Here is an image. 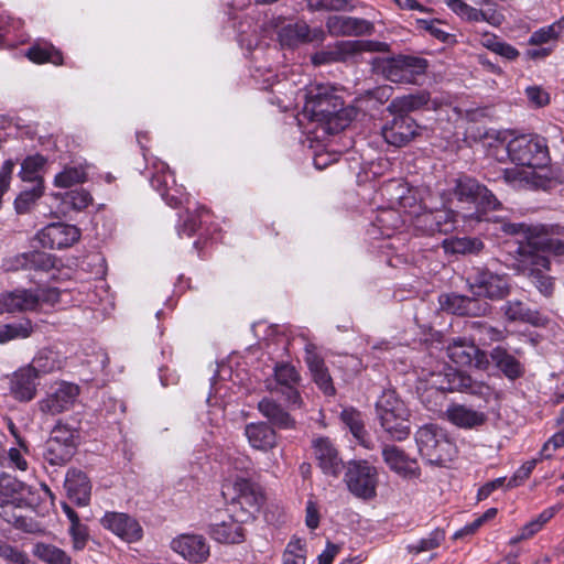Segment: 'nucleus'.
Instances as JSON below:
<instances>
[{"label":"nucleus","mask_w":564,"mask_h":564,"mask_svg":"<svg viewBox=\"0 0 564 564\" xmlns=\"http://www.w3.org/2000/svg\"><path fill=\"white\" fill-rule=\"evenodd\" d=\"M506 231L522 235L525 239L527 243L520 248L521 257L545 256V253L555 257L564 256V240L551 235L543 225L513 224L507 226Z\"/></svg>","instance_id":"nucleus-6"},{"label":"nucleus","mask_w":564,"mask_h":564,"mask_svg":"<svg viewBox=\"0 0 564 564\" xmlns=\"http://www.w3.org/2000/svg\"><path fill=\"white\" fill-rule=\"evenodd\" d=\"M427 68V62L424 58L399 55L382 61L380 69L383 76L399 84H415L419 76L423 75Z\"/></svg>","instance_id":"nucleus-12"},{"label":"nucleus","mask_w":564,"mask_h":564,"mask_svg":"<svg viewBox=\"0 0 564 564\" xmlns=\"http://www.w3.org/2000/svg\"><path fill=\"white\" fill-rule=\"evenodd\" d=\"M78 395V386L62 382L40 402V410L43 413L51 415L59 414L64 411L70 410Z\"/></svg>","instance_id":"nucleus-20"},{"label":"nucleus","mask_w":564,"mask_h":564,"mask_svg":"<svg viewBox=\"0 0 564 564\" xmlns=\"http://www.w3.org/2000/svg\"><path fill=\"white\" fill-rule=\"evenodd\" d=\"M29 488L11 475L1 474L0 476V505L2 508L10 506H20L24 500Z\"/></svg>","instance_id":"nucleus-32"},{"label":"nucleus","mask_w":564,"mask_h":564,"mask_svg":"<svg viewBox=\"0 0 564 564\" xmlns=\"http://www.w3.org/2000/svg\"><path fill=\"white\" fill-rule=\"evenodd\" d=\"M305 102L302 117L329 128L343 110V101L333 91V88L325 84H311L305 89Z\"/></svg>","instance_id":"nucleus-3"},{"label":"nucleus","mask_w":564,"mask_h":564,"mask_svg":"<svg viewBox=\"0 0 564 564\" xmlns=\"http://www.w3.org/2000/svg\"><path fill=\"white\" fill-rule=\"evenodd\" d=\"M258 409L263 416L280 429H292L295 425V421L290 416V414L273 400H261L258 404Z\"/></svg>","instance_id":"nucleus-37"},{"label":"nucleus","mask_w":564,"mask_h":564,"mask_svg":"<svg viewBox=\"0 0 564 564\" xmlns=\"http://www.w3.org/2000/svg\"><path fill=\"white\" fill-rule=\"evenodd\" d=\"M65 489L69 499L79 506H86L90 499L91 485L85 473L70 469L66 474Z\"/></svg>","instance_id":"nucleus-29"},{"label":"nucleus","mask_w":564,"mask_h":564,"mask_svg":"<svg viewBox=\"0 0 564 564\" xmlns=\"http://www.w3.org/2000/svg\"><path fill=\"white\" fill-rule=\"evenodd\" d=\"M430 100L429 93L408 95L393 99L388 106L391 113H399L388 121L381 129L384 141L393 147L401 148L409 144L421 134L422 128L416 121L403 112L416 110Z\"/></svg>","instance_id":"nucleus-2"},{"label":"nucleus","mask_w":564,"mask_h":564,"mask_svg":"<svg viewBox=\"0 0 564 564\" xmlns=\"http://www.w3.org/2000/svg\"><path fill=\"white\" fill-rule=\"evenodd\" d=\"M388 45L382 42L367 40H346L339 41L325 51L318 52L312 56L315 65L346 62L360 55L364 52H384Z\"/></svg>","instance_id":"nucleus-9"},{"label":"nucleus","mask_w":564,"mask_h":564,"mask_svg":"<svg viewBox=\"0 0 564 564\" xmlns=\"http://www.w3.org/2000/svg\"><path fill=\"white\" fill-rule=\"evenodd\" d=\"M279 39L283 46H295L301 43L322 42L325 32L319 29H311L305 22L300 21L283 26L279 32Z\"/></svg>","instance_id":"nucleus-24"},{"label":"nucleus","mask_w":564,"mask_h":564,"mask_svg":"<svg viewBox=\"0 0 564 564\" xmlns=\"http://www.w3.org/2000/svg\"><path fill=\"white\" fill-rule=\"evenodd\" d=\"M33 555L45 564H72V557L66 551L50 543H35Z\"/></svg>","instance_id":"nucleus-38"},{"label":"nucleus","mask_w":564,"mask_h":564,"mask_svg":"<svg viewBox=\"0 0 564 564\" xmlns=\"http://www.w3.org/2000/svg\"><path fill=\"white\" fill-rule=\"evenodd\" d=\"M64 203L69 204L73 209L80 212L93 203V197L87 191L80 188L66 193Z\"/></svg>","instance_id":"nucleus-53"},{"label":"nucleus","mask_w":564,"mask_h":564,"mask_svg":"<svg viewBox=\"0 0 564 564\" xmlns=\"http://www.w3.org/2000/svg\"><path fill=\"white\" fill-rule=\"evenodd\" d=\"M77 433L65 424H57L46 442L45 458L51 465L66 464L76 452Z\"/></svg>","instance_id":"nucleus-14"},{"label":"nucleus","mask_w":564,"mask_h":564,"mask_svg":"<svg viewBox=\"0 0 564 564\" xmlns=\"http://www.w3.org/2000/svg\"><path fill=\"white\" fill-rule=\"evenodd\" d=\"M465 295H458V294H451V295H443L440 299L441 305L444 310L448 311L452 314L457 315H466L465 307L466 301Z\"/></svg>","instance_id":"nucleus-56"},{"label":"nucleus","mask_w":564,"mask_h":564,"mask_svg":"<svg viewBox=\"0 0 564 564\" xmlns=\"http://www.w3.org/2000/svg\"><path fill=\"white\" fill-rule=\"evenodd\" d=\"M469 291L478 297L499 301L509 295L510 279L488 269H476L467 279Z\"/></svg>","instance_id":"nucleus-11"},{"label":"nucleus","mask_w":564,"mask_h":564,"mask_svg":"<svg viewBox=\"0 0 564 564\" xmlns=\"http://www.w3.org/2000/svg\"><path fill=\"white\" fill-rule=\"evenodd\" d=\"M170 547L193 564L205 563L210 555V546L200 534H180L171 541Z\"/></svg>","instance_id":"nucleus-16"},{"label":"nucleus","mask_w":564,"mask_h":564,"mask_svg":"<svg viewBox=\"0 0 564 564\" xmlns=\"http://www.w3.org/2000/svg\"><path fill=\"white\" fill-rule=\"evenodd\" d=\"M45 162L44 156L39 154L25 158L21 163V171L19 173L22 181L43 185L40 172L44 167Z\"/></svg>","instance_id":"nucleus-42"},{"label":"nucleus","mask_w":564,"mask_h":564,"mask_svg":"<svg viewBox=\"0 0 564 564\" xmlns=\"http://www.w3.org/2000/svg\"><path fill=\"white\" fill-rule=\"evenodd\" d=\"M435 215L434 224L438 234L447 235L458 229V218L462 217L458 213L452 209H437Z\"/></svg>","instance_id":"nucleus-47"},{"label":"nucleus","mask_w":564,"mask_h":564,"mask_svg":"<svg viewBox=\"0 0 564 564\" xmlns=\"http://www.w3.org/2000/svg\"><path fill=\"white\" fill-rule=\"evenodd\" d=\"M305 542L301 539L291 540L283 553V564H305Z\"/></svg>","instance_id":"nucleus-49"},{"label":"nucleus","mask_w":564,"mask_h":564,"mask_svg":"<svg viewBox=\"0 0 564 564\" xmlns=\"http://www.w3.org/2000/svg\"><path fill=\"white\" fill-rule=\"evenodd\" d=\"M506 318L510 322H528L538 324V317L527 310L520 301H509L502 306Z\"/></svg>","instance_id":"nucleus-45"},{"label":"nucleus","mask_w":564,"mask_h":564,"mask_svg":"<svg viewBox=\"0 0 564 564\" xmlns=\"http://www.w3.org/2000/svg\"><path fill=\"white\" fill-rule=\"evenodd\" d=\"M345 480L349 491L356 497L371 499L376 496L378 473L366 460L350 462Z\"/></svg>","instance_id":"nucleus-13"},{"label":"nucleus","mask_w":564,"mask_h":564,"mask_svg":"<svg viewBox=\"0 0 564 564\" xmlns=\"http://www.w3.org/2000/svg\"><path fill=\"white\" fill-rule=\"evenodd\" d=\"M455 194L460 202H467L475 206L476 212L462 215L464 220L480 221L482 214L487 210H495L499 202L495 195L484 185L471 177H460L455 186Z\"/></svg>","instance_id":"nucleus-7"},{"label":"nucleus","mask_w":564,"mask_h":564,"mask_svg":"<svg viewBox=\"0 0 564 564\" xmlns=\"http://www.w3.org/2000/svg\"><path fill=\"white\" fill-rule=\"evenodd\" d=\"M245 435L249 445L258 451H270L276 446V433L268 424L249 423L245 427Z\"/></svg>","instance_id":"nucleus-30"},{"label":"nucleus","mask_w":564,"mask_h":564,"mask_svg":"<svg viewBox=\"0 0 564 564\" xmlns=\"http://www.w3.org/2000/svg\"><path fill=\"white\" fill-rule=\"evenodd\" d=\"M310 8L312 10L351 11L354 6L348 0H311Z\"/></svg>","instance_id":"nucleus-57"},{"label":"nucleus","mask_w":564,"mask_h":564,"mask_svg":"<svg viewBox=\"0 0 564 564\" xmlns=\"http://www.w3.org/2000/svg\"><path fill=\"white\" fill-rule=\"evenodd\" d=\"M326 26L332 35H361L372 29L371 23L364 19L338 15L329 17Z\"/></svg>","instance_id":"nucleus-27"},{"label":"nucleus","mask_w":564,"mask_h":564,"mask_svg":"<svg viewBox=\"0 0 564 564\" xmlns=\"http://www.w3.org/2000/svg\"><path fill=\"white\" fill-rule=\"evenodd\" d=\"M490 155L502 162L509 159L522 169L505 171V178L512 184L528 183L533 171L544 167L549 162V151L544 138L538 135H519L508 143L498 141L490 148Z\"/></svg>","instance_id":"nucleus-1"},{"label":"nucleus","mask_w":564,"mask_h":564,"mask_svg":"<svg viewBox=\"0 0 564 564\" xmlns=\"http://www.w3.org/2000/svg\"><path fill=\"white\" fill-rule=\"evenodd\" d=\"M39 306V295L32 290L18 289L0 294V315L36 311Z\"/></svg>","instance_id":"nucleus-23"},{"label":"nucleus","mask_w":564,"mask_h":564,"mask_svg":"<svg viewBox=\"0 0 564 564\" xmlns=\"http://www.w3.org/2000/svg\"><path fill=\"white\" fill-rule=\"evenodd\" d=\"M241 523V521H238V516L234 513L227 520L214 523L209 533L213 539L220 543H240L245 538Z\"/></svg>","instance_id":"nucleus-33"},{"label":"nucleus","mask_w":564,"mask_h":564,"mask_svg":"<svg viewBox=\"0 0 564 564\" xmlns=\"http://www.w3.org/2000/svg\"><path fill=\"white\" fill-rule=\"evenodd\" d=\"M26 56L34 63H52L61 65L63 63L62 53L51 44L33 45L26 53Z\"/></svg>","instance_id":"nucleus-44"},{"label":"nucleus","mask_w":564,"mask_h":564,"mask_svg":"<svg viewBox=\"0 0 564 564\" xmlns=\"http://www.w3.org/2000/svg\"><path fill=\"white\" fill-rule=\"evenodd\" d=\"M231 486L235 494L232 507L239 508V511H234L238 516V521L248 522L254 519L264 503L262 488L245 476H236Z\"/></svg>","instance_id":"nucleus-8"},{"label":"nucleus","mask_w":564,"mask_h":564,"mask_svg":"<svg viewBox=\"0 0 564 564\" xmlns=\"http://www.w3.org/2000/svg\"><path fill=\"white\" fill-rule=\"evenodd\" d=\"M490 358L495 366L510 380H516L524 375L522 362L501 346H497L490 351Z\"/></svg>","instance_id":"nucleus-35"},{"label":"nucleus","mask_w":564,"mask_h":564,"mask_svg":"<svg viewBox=\"0 0 564 564\" xmlns=\"http://www.w3.org/2000/svg\"><path fill=\"white\" fill-rule=\"evenodd\" d=\"M377 220L384 229L398 228L400 224V217L398 213L393 209L382 210L377 217Z\"/></svg>","instance_id":"nucleus-63"},{"label":"nucleus","mask_w":564,"mask_h":564,"mask_svg":"<svg viewBox=\"0 0 564 564\" xmlns=\"http://www.w3.org/2000/svg\"><path fill=\"white\" fill-rule=\"evenodd\" d=\"M445 540V531L442 529L433 530L426 538L417 543L408 545V551L413 554L431 551L438 547Z\"/></svg>","instance_id":"nucleus-48"},{"label":"nucleus","mask_w":564,"mask_h":564,"mask_svg":"<svg viewBox=\"0 0 564 564\" xmlns=\"http://www.w3.org/2000/svg\"><path fill=\"white\" fill-rule=\"evenodd\" d=\"M520 267L523 274H525L535 288L545 296H550L554 290V280L547 275L551 262L546 256L521 257Z\"/></svg>","instance_id":"nucleus-17"},{"label":"nucleus","mask_w":564,"mask_h":564,"mask_svg":"<svg viewBox=\"0 0 564 564\" xmlns=\"http://www.w3.org/2000/svg\"><path fill=\"white\" fill-rule=\"evenodd\" d=\"M435 210L423 212L415 217V227L424 234H436Z\"/></svg>","instance_id":"nucleus-58"},{"label":"nucleus","mask_w":564,"mask_h":564,"mask_svg":"<svg viewBox=\"0 0 564 564\" xmlns=\"http://www.w3.org/2000/svg\"><path fill=\"white\" fill-rule=\"evenodd\" d=\"M86 165L65 166L63 171L55 175L54 185L61 188H67L76 184L86 182Z\"/></svg>","instance_id":"nucleus-43"},{"label":"nucleus","mask_w":564,"mask_h":564,"mask_svg":"<svg viewBox=\"0 0 564 564\" xmlns=\"http://www.w3.org/2000/svg\"><path fill=\"white\" fill-rule=\"evenodd\" d=\"M275 379L283 388L295 387L300 382V375L291 365H279L275 367Z\"/></svg>","instance_id":"nucleus-50"},{"label":"nucleus","mask_w":564,"mask_h":564,"mask_svg":"<svg viewBox=\"0 0 564 564\" xmlns=\"http://www.w3.org/2000/svg\"><path fill=\"white\" fill-rule=\"evenodd\" d=\"M444 417L458 429L474 430L487 422V415L465 404L452 403L444 412Z\"/></svg>","instance_id":"nucleus-25"},{"label":"nucleus","mask_w":564,"mask_h":564,"mask_svg":"<svg viewBox=\"0 0 564 564\" xmlns=\"http://www.w3.org/2000/svg\"><path fill=\"white\" fill-rule=\"evenodd\" d=\"M312 448L314 457L325 475L337 477L341 473L344 468L343 459L328 437L313 440Z\"/></svg>","instance_id":"nucleus-22"},{"label":"nucleus","mask_w":564,"mask_h":564,"mask_svg":"<svg viewBox=\"0 0 564 564\" xmlns=\"http://www.w3.org/2000/svg\"><path fill=\"white\" fill-rule=\"evenodd\" d=\"M100 522L105 529L129 543L141 540L143 535L139 522L127 513L107 512Z\"/></svg>","instance_id":"nucleus-21"},{"label":"nucleus","mask_w":564,"mask_h":564,"mask_svg":"<svg viewBox=\"0 0 564 564\" xmlns=\"http://www.w3.org/2000/svg\"><path fill=\"white\" fill-rule=\"evenodd\" d=\"M305 361L319 389L325 394L333 395L335 388L328 369L325 367L324 360L315 352L311 345L305 348Z\"/></svg>","instance_id":"nucleus-28"},{"label":"nucleus","mask_w":564,"mask_h":564,"mask_svg":"<svg viewBox=\"0 0 564 564\" xmlns=\"http://www.w3.org/2000/svg\"><path fill=\"white\" fill-rule=\"evenodd\" d=\"M442 247L446 253L476 254L482 250L484 243L477 238H448L443 240Z\"/></svg>","instance_id":"nucleus-39"},{"label":"nucleus","mask_w":564,"mask_h":564,"mask_svg":"<svg viewBox=\"0 0 564 564\" xmlns=\"http://www.w3.org/2000/svg\"><path fill=\"white\" fill-rule=\"evenodd\" d=\"M204 214H207V210L204 208H200L197 215L187 212L183 217H181L182 224L177 227L178 235L181 237L183 235L191 237L199 226L198 218H200Z\"/></svg>","instance_id":"nucleus-55"},{"label":"nucleus","mask_w":564,"mask_h":564,"mask_svg":"<svg viewBox=\"0 0 564 564\" xmlns=\"http://www.w3.org/2000/svg\"><path fill=\"white\" fill-rule=\"evenodd\" d=\"M43 195V185L35 184L33 188L22 192L15 199V209L22 214L28 212L30 206Z\"/></svg>","instance_id":"nucleus-52"},{"label":"nucleus","mask_w":564,"mask_h":564,"mask_svg":"<svg viewBox=\"0 0 564 564\" xmlns=\"http://www.w3.org/2000/svg\"><path fill=\"white\" fill-rule=\"evenodd\" d=\"M561 35L560 26L556 22L551 25L541 28L533 32L529 39L530 45H542L550 41L556 40Z\"/></svg>","instance_id":"nucleus-51"},{"label":"nucleus","mask_w":564,"mask_h":564,"mask_svg":"<svg viewBox=\"0 0 564 564\" xmlns=\"http://www.w3.org/2000/svg\"><path fill=\"white\" fill-rule=\"evenodd\" d=\"M39 376L29 367L19 369L11 381V392L20 401H30L36 392Z\"/></svg>","instance_id":"nucleus-34"},{"label":"nucleus","mask_w":564,"mask_h":564,"mask_svg":"<svg viewBox=\"0 0 564 564\" xmlns=\"http://www.w3.org/2000/svg\"><path fill=\"white\" fill-rule=\"evenodd\" d=\"M445 378L447 379L446 384L443 382L440 384L442 390L465 391L477 395H484L489 390L488 386L475 382L469 376L452 368L445 373Z\"/></svg>","instance_id":"nucleus-31"},{"label":"nucleus","mask_w":564,"mask_h":564,"mask_svg":"<svg viewBox=\"0 0 564 564\" xmlns=\"http://www.w3.org/2000/svg\"><path fill=\"white\" fill-rule=\"evenodd\" d=\"M564 446V430L555 433L543 446L541 454L545 458H550L553 453Z\"/></svg>","instance_id":"nucleus-62"},{"label":"nucleus","mask_w":564,"mask_h":564,"mask_svg":"<svg viewBox=\"0 0 564 564\" xmlns=\"http://www.w3.org/2000/svg\"><path fill=\"white\" fill-rule=\"evenodd\" d=\"M446 351L448 358L457 366H474L479 370H486L489 366L486 352L466 338H454L447 345Z\"/></svg>","instance_id":"nucleus-15"},{"label":"nucleus","mask_w":564,"mask_h":564,"mask_svg":"<svg viewBox=\"0 0 564 564\" xmlns=\"http://www.w3.org/2000/svg\"><path fill=\"white\" fill-rule=\"evenodd\" d=\"M341 420L349 427L352 435L356 437V440L359 441L361 445L365 447H370L366 441L367 433L365 431V426L359 412L355 410H344L341 412Z\"/></svg>","instance_id":"nucleus-46"},{"label":"nucleus","mask_w":564,"mask_h":564,"mask_svg":"<svg viewBox=\"0 0 564 564\" xmlns=\"http://www.w3.org/2000/svg\"><path fill=\"white\" fill-rule=\"evenodd\" d=\"M376 410L381 426L392 438L402 441L410 435V411L395 391H383Z\"/></svg>","instance_id":"nucleus-5"},{"label":"nucleus","mask_w":564,"mask_h":564,"mask_svg":"<svg viewBox=\"0 0 564 564\" xmlns=\"http://www.w3.org/2000/svg\"><path fill=\"white\" fill-rule=\"evenodd\" d=\"M464 302L466 303V307H465L466 315L485 316L490 313L491 306L487 302L479 301L477 299H473L469 296H467L466 301H464Z\"/></svg>","instance_id":"nucleus-60"},{"label":"nucleus","mask_w":564,"mask_h":564,"mask_svg":"<svg viewBox=\"0 0 564 564\" xmlns=\"http://www.w3.org/2000/svg\"><path fill=\"white\" fill-rule=\"evenodd\" d=\"M29 557L0 541V564H29Z\"/></svg>","instance_id":"nucleus-54"},{"label":"nucleus","mask_w":564,"mask_h":564,"mask_svg":"<svg viewBox=\"0 0 564 564\" xmlns=\"http://www.w3.org/2000/svg\"><path fill=\"white\" fill-rule=\"evenodd\" d=\"M421 456L431 465L445 466L457 453L456 444L446 431L435 424H426L415 433Z\"/></svg>","instance_id":"nucleus-4"},{"label":"nucleus","mask_w":564,"mask_h":564,"mask_svg":"<svg viewBox=\"0 0 564 564\" xmlns=\"http://www.w3.org/2000/svg\"><path fill=\"white\" fill-rule=\"evenodd\" d=\"M79 238L80 231L76 226L62 223L50 224L37 234L42 247L50 249L72 247Z\"/></svg>","instance_id":"nucleus-18"},{"label":"nucleus","mask_w":564,"mask_h":564,"mask_svg":"<svg viewBox=\"0 0 564 564\" xmlns=\"http://www.w3.org/2000/svg\"><path fill=\"white\" fill-rule=\"evenodd\" d=\"M388 45L382 42L367 40H346L339 41L325 51L318 52L312 56L315 65L346 62L360 55L364 52H384Z\"/></svg>","instance_id":"nucleus-10"},{"label":"nucleus","mask_w":564,"mask_h":564,"mask_svg":"<svg viewBox=\"0 0 564 564\" xmlns=\"http://www.w3.org/2000/svg\"><path fill=\"white\" fill-rule=\"evenodd\" d=\"M68 532L69 535L72 536L73 549L75 551H82L86 546L88 541L87 527L82 523H77L70 525Z\"/></svg>","instance_id":"nucleus-59"},{"label":"nucleus","mask_w":564,"mask_h":564,"mask_svg":"<svg viewBox=\"0 0 564 564\" xmlns=\"http://www.w3.org/2000/svg\"><path fill=\"white\" fill-rule=\"evenodd\" d=\"M556 513V508L551 507L542 511L535 519L528 522L520 529L518 535L510 539V544L514 545L523 540H528L542 530L544 524L549 522Z\"/></svg>","instance_id":"nucleus-40"},{"label":"nucleus","mask_w":564,"mask_h":564,"mask_svg":"<svg viewBox=\"0 0 564 564\" xmlns=\"http://www.w3.org/2000/svg\"><path fill=\"white\" fill-rule=\"evenodd\" d=\"M281 393L284 395L285 401L289 403L291 409L302 408L303 400L295 387L282 388Z\"/></svg>","instance_id":"nucleus-64"},{"label":"nucleus","mask_w":564,"mask_h":564,"mask_svg":"<svg viewBox=\"0 0 564 564\" xmlns=\"http://www.w3.org/2000/svg\"><path fill=\"white\" fill-rule=\"evenodd\" d=\"M33 324L30 319L21 323H11L0 326V344H7L15 339H25L33 334Z\"/></svg>","instance_id":"nucleus-41"},{"label":"nucleus","mask_w":564,"mask_h":564,"mask_svg":"<svg viewBox=\"0 0 564 564\" xmlns=\"http://www.w3.org/2000/svg\"><path fill=\"white\" fill-rule=\"evenodd\" d=\"M527 97L529 101L535 107H543L549 104L550 97L549 94L536 86H531L525 89Z\"/></svg>","instance_id":"nucleus-61"},{"label":"nucleus","mask_w":564,"mask_h":564,"mask_svg":"<svg viewBox=\"0 0 564 564\" xmlns=\"http://www.w3.org/2000/svg\"><path fill=\"white\" fill-rule=\"evenodd\" d=\"M64 366L63 356L51 348L42 349L33 358L30 366L37 376L59 370Z\"/></svg>","instance_id":"nucleus-36"},{"label":"nucleus","mask_w":564,"mask_h":564,"mask_svg":"<svg viewBox=\"0 0 564 564\" xmlns=\"http://www.w3.org/2000/svg\"><path fill=\"white\" fill-rule=\"evenodd\" d=\"M382 458L388 467L404 478L419 477L420 468L415 459L410 458L404 451L395 445L382 448Z\"/></svg>","instance_id":"nucleus-26"},{"label":"nucleus","mask_w":564,"mask_h":564,"mask_svg":"<svg viewBox=\"0 0 564 564\" xmlns=\"http://www.w3.org/2000/svg\"><path fill=\"white\" fill-rule=\"evenodd\" d=\"M151 184L172 207L181 206L187 199L183 186L176 184L173 173L163 162L156 166Z\"/></svg>","instance_id":"nucleus-19"}]
</instances>
